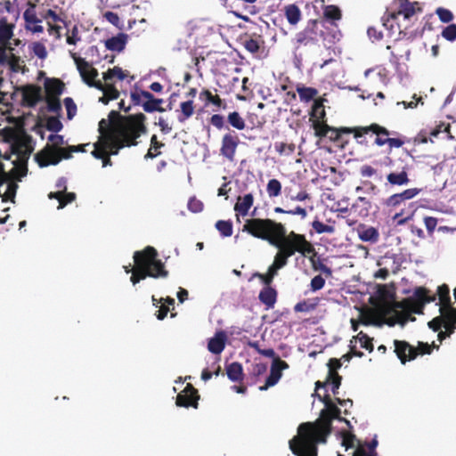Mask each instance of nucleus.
Listing matches in <instances>:
<instances>
[{"mask_svg":"<svg viewBox=\"0 0 456 456\" xmlns=\"http://www.w3.org/2000/svg\"><path fill=\"white\" fill-rule=\"evenodd\" d=\"M368 37L372 41H379L382 38V33L380 31H378L377 28L371 27L369 28L367 30Z\"/></svg>","mask_w":456,"mask_h":456,"instance_id":"59","label":"nucleus"},{"mask_svg":"<svg viewBox=\"0 0 456 456\" xmlns=\"http://www.w3.org/2000/svg\"><path fill=\"white\" fill-rule=\"evenodd\" d=\"M211 124L217 128H222L224 126V118L221 115L215 114L211 117Z\"/></svg>","mask_w":456,"mask_h":456,"instance_id":"64","label":"nucleus"},{"mask_svg":"<svg viewBox=\"0 0 456 456\" xmlns=\"http://www.w3.org/2000/svg\"><path fill=\"white\" fill-rule=\"evenodd\" d=\"M158 253L152 247H147L143 251H135L134 260L135 267L125 266L126 273H132L130 278L132 283L135 285L141 280L147 276L159 278L167 277V272L164 269V265L157 259Z\"/></svg>","mask_w":456,"mask_h":456,"instance_id":"4","label":"nucleus"},{"mask_svg":"<svg viewBox=\"0 0 456 456\" xmlns=\"http://www.w3.org/2000/svg\"><path fill=\"white\" fill-rule=\"evenodd\" d=\"M325 285V280L322 278V275H316L314 276L310 283V288L312 291H317L322 289Z\"/></svg>","mask_w":456,"mask_h":456,"instance_id":"50","label":"nucleus"},{"mask_svg":"<svg viewBox=\"0 0 456 456\" xmlns=\"http://www.w3.org/2000/svg\"><path fill=\"white\" fill-rule=\"evenodd\" d=\"M40 89L35 86H28L23 90V101L28 106H35L40 100Z\"/></svg>","mask_w":456,"mask_h":456,"instance_id":"23","label":"nucleus"},{"mask_svg":"<svg viewBox=\"0 0 456 456\" xmlns=\"http://www.w3.org/2000/svg\"><path fill=\"white\" fill-rule=\"evenodd\" d=\"M180 111H181V113L177 118L180 122H184L186 119L191 118L194 113L193 101L189 100V101L181 102Z\"/></svg>","mask_w":456,"mask_h":456,"instance_id":"29","label":"nucleus"},{"mask_svg":"<svg viewBox=\"0 0 456 456\" xmlns=\"http://www.w3.org/2000/svg\"><path fill=\"white\" fill-rule=\"evenodd\" d=\"M287 20L291 25H296L301 20V11L296 4H289L284 8Z\"/></svg>","mask_w":456,"mask_h":456,"instance_id":"26","label":"nucleus"},{"mask_svg":"<svg viewBox=\"0 0 456 456\" xmlns=\"http://www.w3.org/2000/svg\"><path fill=\"white\" fill-rule=\"evenodd\" d=\"M422 12V8L418 2L401 0L396 12H390L387 17H383V26L394 34V23L400 22L403 18L409 24L415 22L418 16Z\"/></svg>","mask_w":456,"mask_h":456,"instance_id":"9","label":"nucleus"},{"mask_svg":"<svg viewBox=\"0 0 456 456\" xmlns=\"http://www.w3.org/2000/svg\"><path fill=\"white\" fill-rule=\"evenodd\" d=\"M80 41L81 37L79 36V30L77 26L75 25L67 32L66 42L68 45H75Z\"/></svg>","mask_w":456,"mask_h":456,"instance_id":"44","label":"nucleus"},{"mask_svg":"<svg viewBox=\"0 0 456 456\" xmlns=\"http://www.w3.org/2000/svg\"><path fill=\"white\" fill-rule=\"evenodd\" d=\"M424 223L428 232L431 234L436 227L437 220L435 217L428 216L425 217Z\"/></svg>","mask_w":456,"mask_h":456,"instance_id":"58","label":"nucleus"},{"mask_svg":"<svg viewBox=\"0 0 456 456\" xmlns=\"http://www.w3.org/2000/svg\"><path fill=\"white\" fill-rule=\"evenodd\" d=\"M199 396L197 395V391L193 388V387L190 384L186 386V387L177 395L176 397V405L183 407L192 406L197 408Z\"/></svg>","mask_w":456,"mask_h":456,"instance_id":"17","label":"nucleus"},{"mask_svg":"<svg viewBox=\"0 0 456 456\" xmlns=\"http://www.w3.org/2000/svg\"><path fill=\"white\" fill-rule=\"evenodd\" d=\"M127 77V73L119 67H114L103 74V78L106 82L118 77L119 80H124Z\"/></svg>","mask_w":456,"mask_h":456,"instance_id":"33","label":"nucleus"},{"mask_svg":"<svg viewBox=\"0 0 456 456\" xmlns=\"http://www.w3.org/2000/svg\"><path fill=\"white\" fill-rule=\"evenodd\" d=\"M358 237L362 241L376 243L379 239V231L371 226H361L357 230Z\"/></svg>","mask_w":456,"mask_h":456,"instance_id":"22","label":"nucleus"},{"mask_svg":"<svg viewBox=\"0 0 456 456\" xmlns=\"http://www.w3.org/2000/svg\"><path fill=\"white\" fill-rule=\"evenodd\" d=\"M127 40V35L119 33L117 36L105 40L104 45L108 50L120 53L125 49Z\"/></svg>","mask_w":456,"mask_h":456,"instance_id":"21","label":"nucleus"},{"mask_svg":"<svg viewBox=\"0 0 456 456\" xmlns=\"http://www.w3.org/2000/svg\"><path fill=\"white\" fill-rule=\"evenodd\" d=\"M394 344L395 352L403 363H405L406 361L414 359L418 354L417 349L411 347L404 341L395 340ZM434 347H436L434 342L432 345H428V343H419L418 350L419 351V354H430Z\"/></svg>","mask_w":456,"mask_h":456,"instance_id":"12","label":"nucleus"},{"mask_svg":"<svg viewBox=\"0 0 456 456\" xmlns=\"http://www.w3.org/2000/svg\"><path fill=\"white\" fill-rule=\"evenodd\" d=\"M297 94L301 101L309 102L317 94V91L311 87H299Z\"/></svg>","mask_w":456,"mask_h":456,"instance_id":"42","label":"nucleus"},{"mask_svg":"<svg viewBox=\"0 0 456 456\" xmlns=\"http://www.w3.org/2000/svg\"><path fill=\"white\" fill-rule=\"evenodd\" d=\"M312 226L314 230L321 234V233H333L335 232V228L331 225L325 224L318 220H314L312 223Z\"/></svg>","mask_w":456,"mask_h":456,"instance_id":"45","label":"nucleus"},{"mask_svg":"<svg viewBox=\"0 0 456 456\" xmlns=\"http://www.w3.org/2000/svg\"><path fill=\"white\" fill-rule=\"evenodd\" d=\"M378 445V441L377 439H373L368 445V450L365 449L364 447H359L354 456H378L376 452H375V449Z\"/></svg>","mask_w":456,"mask_h":456,"instance_id":"36","label":"nucleus"},{"mask_svg":"<svg viewBox=\"0 0 456 456\" xmlns=\"http://www.w3.org/2000/svg\"><path fill=\"white\" fill-rule=\"evenodd\" d=\"M146 117L140 113L120 118L117 111L112 110L109 119L99 122L100 136L94 143L92 155L102 160V167L111 166V155H117L125 146L136 145V139L145 133L144 120Z\"/></svg>","mask_w":456,"mask_h":456,"instance_id":"2","label":"nucleus"},{"mask_svg":"<svg viewBox=\"0 0 456 456\" xmlns=\"http://www.w3.org/2000/svg\"><path fill=\"white\" fill-rule=\"evenodd\" d=\"M64 106L67 110V117L69 119H72L77 113V105L70 97H67L63 101Z\"/></svg>","mask_w":456,"mask_h":456,"instance_id":"48","label":"nucleus"},{"mask_svg":"<svg viewBox=\"0 0 456 456\" xmlns=\"http://www.w3.org/2000/svg\"><path fill=\"white\" fill-rule=\"evenodd\" d=\"M286 214L297 215L299 216L302 219H305L307 216L306 210L301 207H297L294 209L288 210L286 211Z\"/></svg>","mask_w":456,"mask_h":456,"instance_id":"62","label":"nucleus"},{"mask_svg":"<svg viewBox=\"0 0 456 456\" xmlns=\"http://www.w3.org/2000/svg\"><path fill=\"white\" fill-rule=\"evenodd\" d=\"M163 102L162 99H155L151 94L150 99H146L145 103L142 106V109L146 112H153V111H163L164 110L160 107V104Z\"/></svg>","mask_w":456,"mask_h":456,"instance_id":"31","label":"nucleus"},{"mask_svg":"<svg viewBox=\"0 0 456 456\" xmlns=\"http://www.w3.org/2000/svg\"><path fill=\"white\" fill-rule=\"evenodd\" d=\"M260 301L268 308L273 307L276 301V291L266 285L259 293Z\"/></svg>","mask_w":456,"mask_h":456,"instance_id":"24","label":"nucleus"},{"mask_svg":"<svg viewBox=\"0 0 456 456\" xmlns=\"http://www.w3.org/2000/svg\"><path fill=\"white\" fill-rule=\"evenodd\" d=\"M13 25L9 24L6 20H0V44H6L13 35Z\"/></svg>","mask_w":456,"mask_h":456,"instance_id":"27","label":"nucleus"},{"mask_svg":"<svg viewBox=\"0 0 456 456\" xmlns=\"http://www.w3.org/2000/svg\"><path fill=\"white\" fill-rule=\"evenodd\" d=\"M275 149L280 154L289 155L294 152L295 146L293 144L281 142L275 144Z\"/></svg>","mask_w":456,"mask_h":456,"instance_id":"51","label":"nucleus"},{"mask_svg":"<svg viewBox=\"0 0 456 456\" xmlns=\"http://www.w3.org/2000/svg\"><path fill=\"white\" fill-rule=\"evenodd\" d=\"M27 9L23 12V19L26 24L40 23L41 20L37 17L36 4L32 2H28Z\"/></svg>","mask_w":456,"mask_h":456,"instance_id":"30","label":"nucleus"},{"mask_svg":"<svg viewBox=\"0 0 456 456\" xmlns=\"http://www.w3.org/2000/svg\"><path fill=\"white\" fill-rule=\"evenodd\" d=\"M420 192L419 189L417 188H411L403 191V192L399 193L401 198L404 200H408L411 199H413Z\"/></svg>","mask_w":456,"mask_h":456,"instance_id":"53","label":"nucleus"},{"mask_svg":"<svg viewBox=\"0 0 456 456\" xmlns=\"http://www.w3.org/2000/svg\"><path fill=\"white\" fill-rule=\"evenodd\" d=\"M284 225L272 219L251 218L247 219L242 232H247L255 238L271 243H278L277 235L282 236Z\"/></svg>","mask_w":456,"mask_h":456,"instance_id":"7","label":"nucleus"},{"mask_svg":"<svg viewBox=\"0 0 456 456\" xmlns=\"http://www.w3.org/2000/svg\"><path fill=\"white\" fill-rule=\"evenodd\" d=\"M61 123L55 118H51L47 121V128L53 132H58L61 129Z\"/></svg>","mask_w":456,"mask_h":456,"instance_id":"57","label":"nucleus"},{"mask_svg":"<svg viewBox=\"0 0 456 456\" xmlns=\"http://www.w3.org/2000/svg\"><path fill=\"white\" fill-rule=\"evenodd\" d=\"M354 338L356 341H358L360 343L361 347L365 348L366 350H369L370 352H371L373 350V345L371 342V338H369L362 331L359 332Z\"/></svg>","mask_w":456,"mask_h":456,"instance_id":"43","label":"nucleus"},{"mask_svg":"<svg viewBox=\"0 0 456 456\" xmlns=\"http://www.w3.org/2000/svg\"><path fill=\"white\" fill-rule=\"evenodd\" d=\"M266 191L270 198L278 197L281 191V183L277 179L269 180Z\"/></svg>","mask_w":456,"mask_h":456,"instance_id":"38","label":"nucleus"},{"mask_svg":"<svg viewBox=\"0 0 456 456\" xmlns=\"http://www.w3.org/2000/svg\"><path fill=\"white\" fill-rule=\"evenodd\" d=\"M287 263L288 260L282 258V256L277 253L274 256L273 263L268 268L267 273H256V276L261 279L265 285H270L273 281V279L277 274L278 271L287 265Z\"/></svg>","mask_w":456,"mask_h":456,"instance_id":"18","label":"nucleus"},{"mask_svg":"<svg viewBox=\"0 0 456 456\" xmlns=\"http://www.w3.org/2000/svg\"><path fill=\"white\" fill-rule=\"evenodd\" d=\"M324 17L330 20H339L342 17L341 10L337 5H327L323 10Z\"/></svg>","mask_w":456,"mask_h":456,"instance_id":"34","label":"nucleus"},{"mask_svg":"<svg viewBox=\"0 0 456 456\" xmlns=\"http://www.w3.org/2000/svg\"><path fill=\"white\" fill-rule=\"evenodd\" d=\"M437 292H438L440 303L442 305L439 308V311L441 312L442 308L452 307L450 305V296H449L450 290H449L448 286L443 285L441 287H438Z\"/></svg>","mask_w":456,"mask_h":456,"instance_id":"35","label":"nucleus"},{"mask_svg":"<svg viewBox=\"0 0 456 456\" xmlns=\"http://www.w3.org/2000/svg\"><path fill=\"white\" fill-rule=\"evenodd\" d=\"M151 97V94L148 91H135L131 93V99L135 105L143 106L146 99H150Z\"/></svg>","mask_w":456,"mask_h":456,"instance_id":"37","label":"nucleus"},{"mask_svg":"<svg viewBox=\"0 0 456 456\" xmlns=\"http://www.w3.org/2000/svg\"><path fill=\"white\" fill-rule=\"evenodd\" d=\"M442 37L448 41H454L456 39V24L445 27L442 31Z\"/></svg>","mask_w":456,"mask_h":456,"instance_id":"49","label":"nucleus"},{"mask_svg":"<svg viewBox=\"0 0 456 456\" xmlns=\"http://www.w3.org/2000/svg\"><path fill=\"white\" fill-rule=\"evenodd\" d=\"M32 139L26 134L17 135L11 144V155L15 156L12 160L13 167L10 172H5L3 164L0 162V197L3 200L14 198L17 184L14 179L20 180L27 172L25 164L32 151Z\"/></svg>","mask_w":456,"mask_h":456,"instance_id":"3","label":"nucleus"},{"mask_svg":"<svg viewBox=\"0 0 456 456\" xmlns=\"http://www.w3.org/2000/svg\"><path fill=\"white\" fill-rule=\"evenodd\" d=\"M254 198L251 193L245 194L242 197H238L237 202L234 206L236 212L237 221L240 222V216H245L248 215V210L253 205Z\"/></svg>","mask_w":456,"mask_h":456,"instance_id":"19","label":"nucleus"},{"mask_svg":"<svg viewBox=\"0 0 456 456\" xmlns=\"http://www.w3.org/2000/svg\"><path fill=\"white\" fill-rule=\"evenodd\" d=\"M188 208L193 213H199L203 209V204L200 200L191 198L188 202Z\"/></svg>","mask_w":456,"mask_h":456,"instance_id":"52","label":"nucleus"},{"mask_svg":"<svg viewBox=\"0 0 456 456\" xmlns=\"http://www.w3.org/2000/svg\"><path fill=\"white\" fill-rule=\"evenodd\" d=\"M312 40L308 31H302L297 34L296 42L297 45H307Z\"/></svg>","mask_w":456,"mask_h":456,"instance_id":"55","label":"nucleus"},{"mask_svg":"<svg viewBox=\"0 0 456 456\" xmlns=\"http://www.w3.org/2000/svg\"><path fill=\"white\" fill-rule=\"evenodd\" d=\"M55 187L57 188V191L50 192L48 198L58 200L59 209L63 208L67 204L75 200L76 195L74 192H66L67 180L64 177L58 179Z\"/></svg>","mask_w":456,"mask_h":456,"instance_id":"14","label":"nucleus"},{"mask_svg":"<svg viewBox=\"0 0 456 456\" xmlns=\"http://www.w3.org/2000/svg\"><path fill=\"white\" fill-rule=\"evenodd\" d=\"M216 228L224 237H229L232 234V224L230 221L220 220L216 222Z\"/></svg>","mask_w":456,"mask_h":456,"instance_id":"41","label":"nucleus"},{"mask_svg":"<svg viewBox=\"0 0 456 456\" xmlns=\"http://www.w3.org/2000/svg\"><path fill=\"white\" fill-rule=\"evenodd\" d=\"M226 339L227 336L224 331L216 332L215 336L208 340V351L215 354H220L224 349Z\"/></svg>","mask_w":456,"mask_h":456,"instance_id":"20","label":"nucleus"},{"mask_svg":"<svg viewBox=\"0 0 456 456\" xmlns=\"http://www.w3.org/2000/svg\"><path fill=\"white\" fill-rule=\"evenodd\" d=\"M440 314V316L428 322V327L434 331L439 330L442 327L444 328L445 330L438 333V339L442 341L456 330V308H442Z\"/></svg>","mask_w":456,"mask_h":456,"instance_id":"10","label":"nucleus"},{"mask_svg":"<svg viewBox=\"0 0 456 456\" xmlns=\"http://www.w3.org/2000/svg\"><path fill=\"white\" fill-rule=\"evenodd\" d=\"M47 102L49 110L53 112H58L61 108L60 101L54 96H49Z\"/></svg>","mask_w":456,"mask_h":456,"instance_id":"56","label":"nucleus"},{"mask_svg":"<svg viewBox=\"0 0 456 456\" xmlns=\"http://www.w3.org/2000/svg\"><path fill=\"white\" fill-rule=\"evenodd\" d=\"M436 13L438 16L439 20L442 22L448 23L451 22L453 20V14L452 12L445 8L438 7L436 10Z\"/></svg>","mask_w":456,"mask_h":456,"instance_id":"47","label":"nucleus"},{"mask_svg":"<svg viewBox=\"0 0 456 456\" xmlns=\"http://www.w3.org/2000/svg\"><path fill=\"white\" fill-rule=\"evenodd\" d=\"M382 321L388 326L398 324L402 327L409 321H415L411 316V310L403 303H395L387 306L382 314Z\"/></svg>","mask_w":456,"mask_h":456,"instance_id":"11","label":"nucleus"},{"mask_svg":"<svg viewBox=\"0 0 456 456\" xmlns=\"http://www.w3.org/2000/svg\"><path fill=\"white\" fill-rule=\"evenodd\" d=\"M157 125L164 134H169L172 130V127L168 125L167 121L162 117L159 118Z\"/></svg>","mask_w":456,"mask_h":456,"instance_id":"61","label":"nucleus"},{"mask_svg":"<svg viewBox=\"0 0 456 456\" xmlns=\"http://www.w3.org/2000/svg\"><path fill=\"white\" fill-rule=\"evenodd\" d=\"M289 368V364L281 360L280 358H274L271 366L270 375L267 377L265 385L260 387V390H266L270 387H273L276 385L281 379L282 373L281 371L287 370Z\"/></svg>","mask_w":456,"mask_h":456,"instance_id":"15","label":"nucleus"},{"mask_svg":"<svg viewBox=\"0 0 456 456\" xmlns=\"http://www.w3.org/2000/svg\"><path fill=\"white\" fill-rule=\"evenodd\" d=\"M104 17L105 19L111 24L115 25V26H118V22H119V17L117 13L115 12H107L105 14H104Z\"/></svg>","mask_w":456,"mask_h":456,"instance_id":"63","label":"nucleus"},{"mask_svg":"<svg viewBox=\"0 0 456 456\" xmlns=\"http://www.w3.org/2000/svg\"><path fill=\"white\" fill-rule=\"evenodd\" d=\"M31 51L37 58L45 60L47 57V50L41 42H34L30 45Z\"/></svg>","mask_w":456,"mask_h":456,"instance_id":"40","label":"nucleus"},{"mask_svg":"<svg viewBox=\"0 0 456 456\" xmlns=\"http://www.w3.org/2000/svg\"><path fill=\"white\" fill-rule=\"evenodd\" d=\"M69 56L73 59L77 69L85 83L89 86H94L103 92V96L100 99L103 103H108L110 100L117 99L119 92L110 84L103 86L100 81H95L98 76L96 69L86 61L84 58L79 57L74 51H69Z\"/></svg>","mask_w":456,"mask_h":456,"instance_id":"6","label":"nucleus"},{"mask_svg":"<svg viewBox=\"0 0 456 456\" xmlns=\"http://www.w3.org/2000/svg\"><path fill=\"white\" fill-rule=\"evenodd\" d=\"M228 122L232 126L238 130L245 128V121L237 111H233L228 115Z\"/></svg>","mask_w":456,"mask_h":456,"instance_id":"39","label":"nucleus"},{"mask_svg":"<svg viewBox=\"0 0 456 456\" xmlns=\"http://www.w3.org/2000/svg\"><path fill=\"white\" fill-rule=\"evenodd\" d=\"M239 144V139L236 135L226 134L223 136L222 146L220 149L221 155L229 161H233L235 152Z\"/></svg>","mask_w":456,"mask_h":456,"instance_id":"16","label":"nucleus"},{"mask_svg":"<svg viewBox=\"0 0 456 456\" xmlns=\"http://www.w3.org/2000/svg\"><path fill=\"white\" fill-rule=\"evenodd\" d=\"M340 383L341 377L337 372H330L325 383L322 384L320 381L315 383L316 390L313 395L318 397L324 403L325 409L321 412L322 419L319 422H306L298 427L297 436L289 441V448L295 455L317 456V444L326 442V437L331 431L332 419H338L345 421L348 426L350 425L348 420L339 417L340 409L336 406L328 395L322 397L317 393L320 387L330 386L331 392L336 395L338 394Z\"/></svg>","mask_w":456,"mask_h":456,"instance_id":"1","label":"nucleus"},{"mask_svg":"<svg viewBox=\"0 0 456 456\" xmlns=\"http://www.w3.org/2000/svg\"><path fill=\"white\" fill-rule=\"evenodd\" d=\"M350 132L354 133V137L356 139H359L362 137L364 134H367L370 132H372V134H375L377 135L375 139V143L379 146H383L386 143H387L388 140V131L379 126L377 124H372L370 126H360V127H354L350 128Z\"/></svg>","mask_w":456,"mask_h":456,"instance_id":"13","label":"nucleus"},{"mask_svg":"<svg viewBox=\"0 0 456 456\" xmlns=\"http://www.w3.org/2000/svg\"><path fill=\"white\" fill-rule=\"evenodd\" d=\"M226 374L230 380L233 382L240 381L243 378V369L240 363L232 362L226 366Z\"/></svg>","mask_w":456,"mask_h":456,"instance_id":"25","label":"nucleus"},{"mask_svg":"<svg viewBox=\"0 0 456 456\" xmlns=\"http://www.w3.org/2000/svg\"><path fill=\"white\" fill-rule=\"evenodd\" d=\"M45 86L49 96L56 97L63 91V84L58 79H47Z\"/></svg>","mask_w":456,"mask_h":456,"instance_id":"28","label":"nucleus"},{"mask_svg":"<svg viewBox=\"0 0 456 456\" xmlns=\"http://www.w3.org/2000/svg\"><path fill=\"white\" fill-rule=\"evenodd\" d=\"M5 62H8L10 64L12 70L17 71V69L15 68V63L18 62V59L14 56H12L10 58L5 49L0 46V64H4Z\"/></svg>","mask_w":456,"mask_h":456,"instance_id":"46","label":"nucleus"},{"mask_svg":"<svg viewBox=\"0 0 456 456\" xmlns=\"http://www.w3.org/2000/svg\"><path fill=\"white\" fill-rule=\"evenodd\" d=\"M48 142H50L52 145L47 144L35 156V159L40 167L56 165L62 159L71 158L73 152L84 151V147L86 146L82 145L58 148L64 143L63 136L54 134L48 136Z\"/></svg>","mask_w":456,"mask_h":456,"instance_id":"5","label":"nucleus"},{"mask_svg":"<svg viewBox=\"0 0 456 456\" xmlns=\"http://www.w3.org/2000/svg\"><path fill=\"white\" fill-rule=\"evenodd\" d=\"M354 438V436L346 432H344L342 434V445L346 447V449H348L349 447L353 446V439Z\"/></svg>","mask_w":456,"mask_h":456,"instance_id":"60","label":"nucleus"},{"mask_svg":"<svg viewBox=\"0 0 456 456\" xmlns=\"http://www.w3.org/2000/svg\"><path fill=\"white\" fill-rule=\"evenodd\" d=\"M286 232L287 231L284 227L282 236L277 235L276 240L278 243H271V245L279 248L278 254L282 258L288 260L297 251L303 255L310 254L314 251L312 244L305 240L304 235L291 232L287 237Z\"/></svg>","mask_w":456,"mask_h":456,"instance_id":"8","label":"nucleus"},{"mask_svg":"<svg viewBox=\"0 0 456 456\" xmlns=\"http://www.w3.org/2000/svg\"><path fill=\"white\" fill-rule=\"evenodd\" d=\"M403 202V200L401 198L399 193L393 194L386 200V205L387 207H397Z\"/></svg>","mask_w":456,"mask_h":456,"instance_id":"54","label":"nucleus"},{"mask_svg":"<svg viewBox=\"0 0 456 456\" xmlns=\"http://www.w3.org/2000/svg\"><path fill=\"white\" fill-rule=\"evenodd\" d=\"M387 181L391 184L395 185H404L409 183L408 175L405 171H402L401 173H390L387 175Z\"/></svg>","mask_w":456,"mask_h":456,"instance_id":"32","label":"nucleus"}]
</instances>
